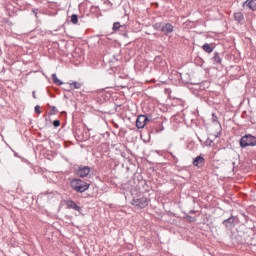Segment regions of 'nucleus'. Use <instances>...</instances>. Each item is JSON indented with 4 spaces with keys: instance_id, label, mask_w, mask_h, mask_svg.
<instances>
[{
    "instance_id": "dca6fc26",
    "label": "nucleus",
    "mask_w": 256,
    "mask_h": 256,
    "mask_svg": "<svg viewBox=\"0 0 256 256\" xmlns=\"http://www.w3.org/2000/svg\"><path fill=\"white\" fill-rule=\"evenodd\" d=\"M52 81L55 83V85H63V82L57 78V74H52Z\"/></svg>"
},
{
    "instance_id": "4468645a",
    "label": "nucleus",
    "mask_w": 256,
    "mask_h": 256,
    "mask_svg": "<svg viewBox=\"0 0 256 256\" xmlns=\"http://www.w3.org/2000/svg\"><path fill=\"white\" fill-rule=\"evenodd\" d=\"M69 87H70L71 91H74V89H81L82 84L79 82H72L69 84Z\"/></svg>"
},
{
    "instance_id": "6ab92c4d",
    "label": "nucleus",
    "mask_w": 256,
    "mask_h": 256,
    "mask_svg": "<svg viewBox=\"0 0 256 256\" xmlns=\"http://www.w3.org/2000/svg\"><path fill=\"white\" fill-rule=\"evenodd\" d=\"M34 111H35V113H38L40 115V113H41L40 106L36 105L34 108Z\"/></svg>"
},
{
    "instance_id": "ddd939ff",
    "label": "nucleus",
    "mask_w": 256,
    "mask_h": 256,
    "mask_svg": "<svg viewBox=\"0 0 256 256\" xmlns=\"http://www.w3.org/2000/svg\"><path fill=\"white\" fill-rule=\"evenodd\" d=\"M213 61L216 65H221L222 63V59H221V56H219L218 52H215L214 53V56H213Z\"/></svg>"
},
{
    "instance_id": "5701e85b",
    "label": "nucleus",
    "mask_w": 256,
    "mask_h": 256,
    "mask_svg": "<svg viewBox=\"0 0 256 256\" xmlns=\"http://www.w3.org/2000/svg\"><path fill=\"white\" fill-rule=\"evenodd\" d=\"M33 13L37 16V11L34 10Z\"/></svg>"
},
{
    "instance_id": "a211bd4d",
    "label": "nucleus",
    "mask_w": 256,
    "mask_h": 256,
    "mask_svg": "<svg viewBox=\"0 0 256 256\" xmlns=\"http://www.w3.org/2000/svg\"><path fill=\"white\" fill-rule=\"evenodd\" d=\"M61 125V121H59V120H54L53 121V126L54 127H59Z\"/></svg>"
},
{
    "instance_id": "6e6552de",
    "label": "nucleus",
    "mask_w": 256,
    "mask_h": 256,
    "mask_svg": "<svg viewBox=\"0 0 256 256\" xmlns=\"http://www.w3.org/2000/svg\"><path fill=\"white\" fill-rule=\"evenodd\" d=\"M223 225H225L227 229H231L232 227H235V217L231 216L230 218L224 220Z\"/></svg>"
},
{
    "instance_id": "0eeeda50",
    "label": "nucleus",
    "mask_w": 256,
    "mask_h": 256,
    "mask_svg": "<svg viewBox=\"0 0 256 256\" xmlns=\"http://www.w3.org/2000/svg\"><path fill=\"white\" fill-rule=\"evenodd\" d=\"M66 206L68 209H74V211L81 212V206L77 205L73 200H66Z\"/></svg>"
},
{
    "instance_id": "412c9836",
    "label": "nucleus",
    "mask_w": 256,
    "mask_h": 256,
    "mask_svg": "<svg viewBox=\"0 0 256 256\" xmlns=\"http://www.w3.org/2000/svg\"><path fill=\"white\" fill-rule=\"evenodd\" d=\"M213 117V121H215V119H217V116H215V114H212Z\"/></svg>"
},
{
    "instance_id": "2eb2a0df",
    "label": "nucleus",
    "mask_w": 256,
    "mask_h": 256,
    "mask_svg": "<svg viewBox=\"0 0 256 256\" xmlns=\"http://www.w3.org/2000/svg\"><path fill=\"white\" fill-rule=\"evenodd\" d=\"M123 27H125V25H121V23L120 22H115L114 24H113V31H119V29H123Z\"/></svg>"
},
{
    "instance_id": "4be33fe9",
    "label": "nucleus",
    "mask_w": 256,
    "mask_h": 256,
    "mask_svg": "<svg viewBox=\"0 0 256 256\" xmlns=\"http://www.w3.org/2000/svg\"><path fill=\"white\" fill-rule=\"evenodd\" d=\"M171 157H173V159H176L175 155H173V153H170Z\"/></svg>"
},
{
    "instance_id": "9d476101",
    "label": "nucleus",
    "mask_w": 256,
    "mask_h": 256,
    "mask_svg": "<svg viewBox=\"0 0 256 256\" xmlns=\"http://www.w3.org/2000/svg\"><path fill=\"white\" fill-rule=\"evenodd\" d=\"M244 5L251 9L252 11H256V0H246Z\"/></svg>"
},
{
    "instance_id": "f8f14e48",
    "label": "nucleus",
    "mask_w": 256,
    "mask_h": 256,
    "mask_svg": "<svg viewBox=\"0 0 256 256\" xmlns=\"http://www.w3.org/2000/svg\"><path fill=\"white\" fill-rule=\"evenodd\" d=\"M202 49L203 51H205V53H213V44H209V43H206L202 46Z\"/></svg>"
},
{
    "instance_id": "423d86ee",
    "label": "nucleus",
    "mask_w": 256,
    "mask_h": 256,
    "mask_svg": "<svg viewBox=\"0 0 256 256\" xmlns=\"http://www.w3.org/2000/svg\"><path fill=\"white\" fill-rule=\"evenodd\" d=\"M192 165H194V167H197L198 169H201V167L205 165V158L203 156H197L193 160Z\"/></svg>"
},
{
    "instance_id": "f3484780",
    "label": "nucleus",
    "mask_w": 256,
    "mask_h": 256,
    "mask_svg": "<svg viewBox=\"0 0 256 256\" xmlns=\"http://www.w3.org/2000/svg\"><path fill=\"white\" fill-rule=\"evenodd\" d=\"M71 23H73V25H77V23H79V18L77 16V14H73L71 16Z\"/></svg>"
},
{
    "instance_id": "39448f33",
    "label": "nucleus",
    "mask_w": 256,
    "mask_h": 256,
    "mask_svg": "<svg viewBox=\"0 0 256 256\" xmlns=\"http://www.w3.org/2000/svg\"><path fill=\"white\" fill-rule=\"evenodd\" d=\"M89 173H91V168H89V166H80L77 170V175H79V177H87Z\"/></svg>"
},
{
    "instance_id": "b1692460",
    "label": "nucleus",
    "mask_w": 256,
    "mask_h": 256,
    "mask_svg": "<svg viewBox=\"0 0 256 256\" xmlns=\"http://www.w3.org/2000/svg\"><path fill=\"white\" fill-rule=\"evenodd\" d=\"M52 109H54V110H55V107H53Z\"/></svg>"
},
{
    "instance_id": "9b49d317",
    "label": "nucleus",
    "mask_w": 256,
    "mask_h": 256,
    "mask_svg": "<svg viewBox=\"0 0 256 256\" xmlns=\"http://www.w3.org/2000/svg\"><path fill=\"white\" fill-rule=\"evenodd\" d=\"M234 19H235V21H237V23H243L245 16H243V13H241V12H236V13H234Z\"/></svg>"
},
{
    "instance_id": "f03ea898",
    "label": "nucleus",
    "mask_w": 256,
    "mask_h": 256,
    "mask_svg": "<svg viewBox=\"0 0 256 256\" xmlns=\"http://www.w3.org/2000/svg\"><path fill=\"white\" fill-rule=\"evenodd\" d=\"M256 145V137L251 134H246L240 139V147L245 149V147H255Z\"/></svg>"
},
{
    "instance_id": "1a4fd4ad",
    "label": "nucleus",
    "mask_w": 256,
    "mask_h": 256,
    "mask_svg": "<svg viewBox=\"0 0 256 256\" xmlns=\"http://www.w3.org/2000/svg\"><path fill=\"white\" fill-rule=\"evenodd\" d=\"M161 31L163 34L169 35V33H173V25L171 23H167L161 28Z\"/></svg>"
},
{
    "instance_id": "7ed1b4c3",
    "label": "nucleus",
    "mask_w": 256,
    "mask_h": 256,
    "mask_svg": "<svg viewBox=\"0 0 256 256\" xmlns=\"http://www.w3.org/2000/svg\"><path fill=\"white\" fill-rule=\"evenodd\" d=\"M132 205L138 209H145L149 205V200L146 197L134 198L132 200Z\"/></svg>"
},
{
    "instance_id": "aec40b11",
    "label": "nucleus",
    "mask_w": 256,
    "mask_h": 256,
    "mask_svg": "<svg viewBox=\"0 0 256 256\" xmlns=\"http://www.w3.org/2000/svg\"><path fill=\"white\" fill-rule=\"evenodd\" d=\"M33 99H37V95L35 94V91L32 92Z\"/></svg>"
},
{
    "instance_id": "20e7f679",
    "label": "nucleus",
    "mask_w": 256,
    "mask_h": 256,
    "mask_svg": "<svg viewBox=\"0 0 256 256\" xmlns=\"http://www.w3.org/2000/svg\"><path fill=\"white\" fill-rule=\"evenodd\" d=\"M149 123V118L146 115H139L136 120L137 129H143Z\"/></svg>"
},
{
    "instance_id": "f257e3e1",
    "label": "nucleus",
    "mask_w": 256,
    "mask_h": 256,
    "mask_svg": "<svg viewBox=\"0 0 256 256\" xmlns=\"http://www.w3.org/2000/svg\"><path fill=\"white\" fill-rule=\"evenodd\" d=\"M71 187L77 193H85L89 189V184L81 179H74L71 181Z\"/></svg>"
}]
</instances>
